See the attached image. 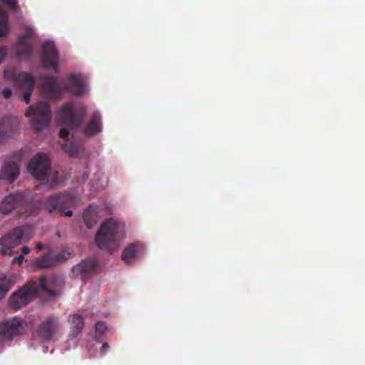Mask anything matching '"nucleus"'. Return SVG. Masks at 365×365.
I'll return each instance as SVG.
<instances>
[{"mask_svg": "<svg viewBox=\"0 0 365 365\" xmlns=\"http://www.w3.org/2000/svg\"><path fill=\"white\" fill-rule=\"evenodd\" d=\"M43 95L50 99H59L63 93H70L74 96H81L86 92V84L80 75L70 74L67 81H58L52 76H43L40 85Z\"/></svg>", "mask_w": 365, "mask_h": 365, "instance_id": "f257e3e1", "label": "nucleus"}, {"mask_svg": "<svg viewBox=\"0 0 365 365\" xmlns=\"http://www.w3.org/2000/svg\"><path fill=\"white\" fill-rule=\"evenodd\" d=\"M40 292H45L51 297L58 294L57 291L48 287L47 279L45 276H42L38 284L36 282H32L14 292L9 298V307L17 311L30 303Z\"/></svg>", "mask_w": 365, "mask_h": 365, "instance_id": "f03ea898", "label": "nucleus"}, {"mask_svg": "<svg viewBox=\"0 0 365 365\" xmlns=\"http://www.w3.org/2000/svg\"><path fill=\"white\" fill-rule=\"evenodd\" d=\"M119 225L112 218L102 223L96 234L95 242L98 247L111 253L115 251L118 245V230Z\"/></svg>", "mask_w": 365, "mask_h": 365, "instance_id": "7ed1b4c3", "label": "nucleus"}, {"mask_svg": "<svg viewBox=\"0 0 365 365\" xmlns=\"http://www.w3.org/2000/svg\"><path fill=\"white\" fill-rule=\"evenodd\" d=\"M87 108L82 104L75 108L73 103H66L57 113V119L61 125L70 129H77L81 127L86 116Z\"/></svg>", "mask_w": 365, "mask_h": 365, "instance_id": "20e7f679", "label": "nucleus"}, {"mask_svg": "<svg viewBox=\"0 0 365 365\" xmlns=\"http://www.w3.org/2000/svg\"><path fill=\"white\" fill-rule=\"evenodd\" d=\"M25 115L31 118V123L36 131H41L48 126L51 119L50 104L47 102H38L30 106Z\"/></svg>", "mask_w": 365, "mask_h": 365, "instance_id": "39448f33", "label": "nucleus"}, {"mask_svg": "<svg viewBox=\"0 0 365 365\" xmlns=\"http://www.w3.org/2000/svg\"><path fill=\"white\" fill-rule=\"evenodd\" d=\"M76 204V200L73 195L71 193L56 194L45 202V208L48 212H58L61 216L71 217L73 215L71 210L65 212L66 209L73 207Z\"/></svg>", "mask_w": 365, "mask_h": 365, "instance_id": "423d86ee", "label": "nucleus"}, {"mask_svg": "<svg viewBox=\"0 0 365 365\" xmlns=\"http://www.w3.org/2000/svg\"><path fill=\"white\" fill-rule=\"evenodd\" d=\"M32 202L22 192H14L6 196L0 204V212L8 215L14 209L21 207L22 212L30 215L32 213Z\"/></svg>", "mask_w": 365, "mask_h": 365, "instance_id": "0eeeda50", "label": "nucleus"}, {"mask_svg": "<svg viewBox=\"0 0 365 365\" xmlns=\"http://www.w3.org/2000/svg\"><path fill=\"white\" fill-rule=\"evenodd\" d=\"M24 230L22 227H16L0 239L1 253L4 255H13L14 249L19 246L24 240Z\"/></svg>", "mask_w": 365, "mask_h": 365, "instance_id": "6e6552de", "label": "nucleus"}, {"mask_svg": "<svg viewBox=\"0 0 365 365\" xmlns=\"http://www.w3.org/2000/svg\"><path fill=\"white\" fill-rule=\"evenodd\" d=\"M29 172L38 180H46L51 170L48 155L46 153H38L29 163Z\"/></svg>", "mask_w": 365, "mask_h": 365, "instance_id": "1a4fd4ad", "label": "nucleus"}, {"mask_svg": "<svg viewBox=\"0 0 365 365\" xmlns=\"http://www.w3.org/2000/svg\"><path fill=\"white\" fill-rule=\"evenodd\" d=\"M41 61L45 68L58 71V54L53 43L48 41L43 44Z\"/></svg>", "mask_w": 365, "mask_h": 365, "instance_id": "9d476101", "label": "nucleus"}, {"mask_svg": "<svg viewBox=\"0 0 365 365\" xmlns=\"http://www.w3.org/2000/svg\"><path fill=\"white\" fill-rule=\"evenodd\" d=\"M24 327L20 319L14 317L0 324V335L4 339H11L23 333Z\"/></svg>", "mask_w": 365, "mask_h": 365, "instance_id": "9b49d317", "label": "nucleus"}, {"mask_svg": "<svg viewBox=\"0 0 365 365\" xmlns=\"http://www.w3.org/2000/svg\"><path fill=\"white\" fill-rule=\"evenodd\" d=\"M70 253L61 252L55 255L52 252L36 259L34 264L38 268H49L55 266L56 264L61 262L69 257Z\"/></svg>", "mask_w": 365, "mask_h": 365, "instance_id": "f8f14e48", "label": "nucleus"}, {"mask_svg": "<svg viewBox=\"0 0 365 365\" xmlns=\"http://www.w3.org/2000/svg\"><path fill=\"white\" fill-rule=\"evenodd\" d=\"M98 264L95 260H83L73 267L72 272L75 277L84 280L96 270Z\"/></svg>", "mask_w": 365, "mask_h": 365, "instance_id": "ddd939ff", "label": "nucleus"}, {"mask_svg": "<svg viewBox=\"0 0 365 365\" xmlns=\"http://www.w3.org/2000/svg\"><path fill=\"white\" fill-rule=\"evenodd\" d=\"M19 165L14 161H7L4 163L0 174V178L8 183H12L19 175Z\"/></svg>", "mask_w": 365, "mask_h": 365, "instance_id": "4468645a", "label": "nucleus"}, {"mask_svg": "<svg viewBox=\"0 0 365 365\" xmlns=\"http://www.w3.org/2000/svg\"><path fill=\"white\" fill-rule=\"evenodd\" d=\"M58 328L57 318L51 316L39 326L38 333L45 340H49Z\"/></svg>", "mask_w": 365, "mask_h": 365, "instance_id": "2eb2a0df", "label": "nucleus"}, {"mask_svg": "<svg viewBox=\"0 0 365 365\" xmlns=\"http://www.w3.org/2000/svg\"><path fill=\"white\" fill-rule=\"evenodd\" d=\"M102 128V118L98 112H96L84 128L83 133L86 137H91L101 133Z\"/></svg>", "mask_w": 365, "mask_h": 365, "instance_id": "dca6fc26", "label": "nucleus"}, {"mask_svg": "<svg viewBox=\"0 0 365 365\" xmlns=\"http://www.w3.org/2000/svg\"><path fill=\"white\" fill-rule=\"evenodd\" d=\"M27 35L22 36L16 47V55L19 59H29L32 55V46L27 43Z\"/></svg>", "mask_w": 365, "mask_h": 365, "instance_id": "f3484780", "label": "nucleus"}, {"mask_svg": "<svg viewBox=\"0 0 365 365\" xmlns=\"http://www.w3.org/2000/svg\"><path fill=\"white\" fill-rule=\"evenodd\" d=\"M143 247L138 242L128 245L121 255V259L126 264L136 259L140 253Z\"/></svg>", "mask_w": 365, "mask_h": 365, "instance_id": "a211bd4d", "label": "nucleus"}, {"mask_svg": "<svg viewBox=\"0 0 365 365\" xmlns=\"http://www.w3.org/2000/svg\"><path fill=\"white\" fill-rule=\"evenodd\" d=\"M21 76L24 78V83L19 87L25 91L23 99L28 104L30 102V98L34 89L35 80L31 74H22Z\"/></svg>", "mask_w": 365, "mask_h": 365, "instance_id": "6ab92c4d", "label": "nucleus"}, {"mask_svg": "<svg viewBox=\"0 0 365 365\" xmlns=\"http://www.w3.org/2000/svg\"><path fill=\"white\" fill-rule=\"evenodd\" d=\"M96 207L89 205L83 215V220L88 229H91L96 225Z\"/></svg>", "mask_w": 365, "mask_h": 365, "instance_id": "aec40b11", "label": "nucleus"}, {"mask_svg": "<svg viewBox=\"0 0 365 365\" xmlns=\"http://www.w3.org/2000/svg\"><path fill=\"white\" fill-rule=\"evenodd\" d=\"M71 335L73 337H76L84 327L83 319L81 315L76 314L71 317Z\"/></svg>", "mask_w": 365, "mask_h": 365, "instance_id": "412c9836", "label": "nucleus"}, {"mask_svg": "<svg viewBox=\"0 0 365 365\" xmlns=\"http://www.w3.org/2000/svg\"><path fill=\"white\" fill-rule=\"evenodd\" d=\"M63 150L71 157H78L81 152L83 150V148L77 143L71 141L63 144Z\"/></svg>", "mask_w": 365, "mask_h": 365, "instance_id": "4be33fe9", "label": "nucleus"}, {"mask_svg": "<svg viewBox=\"0 0 365 365\" xmlns=\"http://www.w3.org/2000/svg\"><path fill=\"white\" fill-rule=\"evenodd\" d=\"M22 74H29L27 72H20L16 73L11 69H5L4 71V76L5 78L14 81L19 86L24 83V78L21 76Z\"/></svg>", "mask_w": 365, "mask_h": 365, "instance_id": "5701e85b", "label": "nucleus"}, {"mask_svg": "<svg viewBox=\"0 0 365 365\" xmlns=\"http://www.w3.org/2000/svg\"><path fill=\"white\" fill-rule=\"evenodd\" d=\"M8 16L6 13L0 8V37L4 36L8 31Z\"/></svg>", "mask_w": 365, "mask_h": 365, "instance_id": "b1692460", "label": "nucleus"}, {"mask_svg": "<svg viewBox=\"0 0 365 365\" xmlns=\"http://www.w3.org/2000/svg\"><path fill=\"white\" fill-rule=\"evenodd\" d=\"M13 282L4 275H0V293L6 294L13 286Z\"/></svg>", "mask_w": 365, "mask_h": 365, "instance_id": "393cba45", "label": "nucleus"}, {"mask_svg": "<svg viewBox=\"0 0 365 365\" xmlns=\"http://www.w3.org/2000/svg\"><path fill=\"white\" fill-rule=\"evenodd\" d=\"M107 330V327L105 323L102 322H98L95 325V331L96 334H103Z\"/></svg>", "mask_w": 365, "mask_h": 365, "instance_id": "a878e982", "label": "nucleus"}, {"mask_svg": "<svg viewBox=\"0 0 365 365\" xmlns=\"http://www.w3.org/2000/svg\"><path fill=\"white\" fill-rule=\"evenodd\" d=\"M4 4L11 9H16L18 6L17 0H1Z\"/></svg>", "mask_w": 365, "mask_h": 365, "instance_id": "bb28decb", "label": "nucleus"}, {"mask_svg": "<svg viewBox=\"0 0 365 365\" xmlns=\"http://www.w3.org/2000/svg\"><path fill=\"white\" fill-rule=\"evenodd\" d=\"M69 134L68 130L66 128H63L61 129L59 133V136L61 138H66Z\"/></svg>", "mask_w": 365, "mask_h": 365, "instance_id": "cd10ccee", "label": "nucleus"}, {"mask_svg": "<svg viewBox=\"0 0 365 365\" xmlns=\"http://www.w3.org/2000/svg\"><path fill=\"white\" fill-rule=\"evenodd\" d=\"M109 349V345L108 343L105 342L103 344V345L101 346V354L102 355H104L106 354V352L108 351Z\"/></svg>", "mask_w": 365, "mask_h": 365, "instance_id": "c85d7f7f", "label": "nucleus"}, {"mask_svg": "<svg viewBox=\"0 0 365 365\" xmlns=\"http://www.w3.org/2000/svg\"><path fill=\"white\" fill-rule=\"evenodd\" d=\"M6 49L4 47H0V63H1L3 59L6 57Z\"/></svg>", "mask_w": 365, "mask_h": 365, "instance_id": "c756f323", "label": "nucleus"}, {"mask_svg": "<svg viewBox=\"0 0 365 365\" xmlns=\"http://www.w3.org/2000/svg\"><path fill=\"white\" fill-rule=\"evenodd\" d=\"M2 96L5 98H9L11 96V90L10 88H4L3 91H2Z\"/></svg>", "mask_w": 365, "mask_h": 365, "instance_id": "7c9ffc66", "label": "nucleus"}, {"mask_svg": "<svg viewBox=\"0 0 365 365\" xmlns=\"http://www.w3.org/2000/svg\"><path fill=\"white\" fill-rule=\"evenodd\" d=\"M24 259V255H19V257H17L14 258V259L12 260V263H13V264H15V263L18 262L19 264H21L22 263V262H23Z\"/></svg>", "mask_w": 365, "mask_h": 365, "instance_id": "2f4dec72", "label": "nucleus"}, {"mask_svg": "<svg viewBox=\"0 0 365 365\" xmlns=\"http://www.w3.org/2000/svg\"><path fill=\"white\" fill-rule=\"evenodd\" d=\"M31 251V249L27 247V246H24L22 247V255H28Z\"/></svg>", "mask_w": 365, "mask_h": 365, "instance_id": "473e14b6", "label": "nucleus"}, {"mask_svg": "<svg viewBox=\"0 0 365 365\" xmlns=\"http://www.w3.org/2000/svg\"><path fill=\"white\" fill-rule=\"evenodd\" d=\"M44 247H45V246H44V245H43V244H42V243H41V242H37V243H36V249H37L38 251H40V250H43V249L44 248Z\"/></svg>", "mask_w": 365, "mask_h": 365, "instance_id": "72a5a7b5", "label": "nucleus"}]
</instances>
